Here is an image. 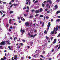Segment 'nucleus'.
Returning a JSON list of instances; mask_svg holds the SVG:
<instances>
[{
    "instance_id": "1",
    "label": "nucleus",
    "mask_w": 60,
    "mask_h": 60,
    "mask_svg": "<svg viewBox=\"0 0 60 60\" xmlns=\"http://www.w3.org/2000/svg\"><path fill=\"white\" fill-rule=\"evenodd\" d=\"M58 30V26H57L56 27V28L55 27L54 29V30L53 31H52L51 33V34H54V32H55V34H56L57 33V30Z\"/></svg>"
},
{
    "instance_id": "2",
    "label": "nucleus",
    "mask_w": 60,
    "mask_h": 60,
    "mask_svg": "<svg viewBox=\"0 0 60 60\" xmlns=\"http://www.w3.org/2000/svg\"><path fill=\"white\" fill-rule=\"evenodd\" d=\"M29 25V23H28V22H26L25 23V26H28Z\"/></svg>"
},
{
    "instance_id": "3",
    "label": "nucleus",
    "mask_w": 60,
    "mask_h": 60,
    "mask_svg": "<svg viewBox=\"0 0 60 60\" xmlns=\"http://www.w3.org/2000/svg\"><path fill=\"white\" fill-rule=\"evenodd\" d=\"M46 3H49L50 4H52V1L50 0H48L46 1Z\"/></svg>"
},
{
    "instance_id": "4",
    "label": "nucleus",
    "mask_w": 60,
    "mask_h": 60,
    "mask_svg": "<svg viewBox=\"0 0 60 60\" xmlns=\"http://www.w3.org/2000/svg\"><path fill=\"white\" fill-rule=\"evenodd\" d=\"M5 42V41H3L1 43H0V45H4Z\"/></svg>"
},
{
    "instance_id": "5",
    "label": "nucleus",
    "mask_w": 60,
    "mask_h": 60,
    "mask_svg": "<svg viewBox=\"0 0 60 60\" xmlns=\"http://www.w3.org/2000/svg\"><path fill=\"white\" fill-rule=\"evenodd\" d=\"M48 28L47 29V31H48L49 30V26H50V22H49L48 23Z\"/></svg>"
},
{
    "instance_id": "6",
    "label": "nucleus",
    "mask_w": 60,
    "mask_h": 60,
    "mask_svg": "<svg viewBox=\"0 0 60 60\" xmlns=\"http://www.w3.org/2000/svg\"><path fill=\"white\" fill-rule=\"evenodd\" d=\"M21 19V20H22L23 21H25V19L23 18V17H20Z\"/></svg>"
},
{
    "instance_id": "7",
    "label": "nucleus",
    "mask_w": 60,
    "mask_h": 60,
    "mask_svg": "<svg viewBox=\"0 0 60 60\" xmlns=\"http://www.w3.org/2000/svg\"><path fill=\"white\" fill-rule=\"evenodd\" d=\"M5 42H7V43L9 45H10L11 44V43H10V41H9V40L6 41H5Z\"/></svg>"
},
{
    "instance_id": "8",
    "label": "nucleus",
    "mask_w": 60,
    "mask_h": 60,
    "mask_svg": "<svg viewBox=\"0 0 60 60\" xmlns=\"http://www.w3.org/2000/svg\"><path fill=\"white\" fill-rule=\"evenodd\" d=\"M39 12H40V11L39 10H36L35 11V12L36 13H39Z\"/></svg>"
},
{
    "instance_id": "9",
    "label": "nucleus",
    "mask_w": 60,
    "mask_h": 60,
    "mask_svg": "<svg viewBox=\"0 0 60 60\" xmlns=\"http://www.w3.org/2000/svg\"><path fill=\"white\" fill-rule=\"evenodd\" d=\"M29 44H30V45H30V46H32V45L33 44V42H29Z\"/></svg>"
},
{
    "instance_id": "10",
    "label": "nucleus",
    "mask_w": 60,
    "mask_h": 60,
    "mask_svg": "<svg viewBox=\"0 0 60 60\" xmlns=\"http://www.w3.org/2000/svg\"><path fill=\"white\" fill-rule=\"evenodd\" d=\"M54 7L55 8V9H57L58 7V6H57V5H56L54 6Z\"/></svg>"
},
{
    "instance_id": "11",
    "label": "nucleus",
    "mask_w": 60,
    "mask_h": 60,
    "mask_svg": "<svg viewBox=\"0 0 60 60\" xmlns=\"http://www.w3.org/2000/svg\"><path fill=\"white\" fill-rule=\"evenodd\" d=\"M28 14H24V17H27V16H28Z\"/></svg>"
},
{
    "instance_id": "12",
    "label": "nucleus",
    "mask_w": 60,
    "mask_h": 60,
    "mask_svg": "<svg viewBox=\"0 0 60 60\" xmlns=\"http://www.w3.org/2000/svg\"><path fill=\"white\" fill-rule=\"evenodd\" d=\"M42 11H43V10H42V8H40L39 9V11H40V12H41Z\"/></svg>"
},
{
    "instance_id": "13",
    "label": "nucleus",
    "mask_w": 60,
    "mask_h": 60,
    "mask_svg": "<svg viewBox=\"0 0 60 60\" xmlns=\"http://www.w3.org/2000/svg\"><path fill=\"white\" fill-rule=\"evenodd\" d=\"M12 20L11 19H10L9 20V23L10 24H11V21Z\"/></svg>"
},
{
    "instance_id": "14",
    "label": "nucleus",
    "mask_w": 60,
    "mask_h": 60,
    "mask_svg": "<svg viewBox=\"0 0 60 60\" xmlns=\"http://www.w3.org/2000/svg\"><path fill=\"white\" fill-rule=\"evenodd\" d=\"M13 5H14L15 6H17V5H18V4H13Z\"/></svg>"
},
{
    "instance_id": "15",
    "label": "nucleus",
    "mask_w": 60,
    "mask_h": 60,
    "mask_svg": "<svg viewBox=\"0 0 60 60\" xmlns=\"http://www.w3.org/2000/svg\"><path fill=\"white\" fill-rule=\"evenodd\" d=\"M56 22H59V21H60V19H57V20H56Z\"/></svg>"
},
{
    "instance_id": "16",
    "label": "nucleus",
    "mask_w": 60,
    "mask_h": 60,
    "mask_svg": "<svg viewBox=\"0 0 60 60\" xmlns=\"http://www.w3.org/2000/svg\"><path fill=\"white\" fill-rule=\"evenodd\" d=\"M60 11H57L56 12V14H58V13H60Z\"/></svg>"
},
{
    "instance_id": "17",
    "label": "nucleus",
    "mask_w": 60,
    "mask_h": 60,
    "mask_svg": "<svg viewBox=\"0 0 60 60\" xmlns=\"http://www.w3.org/2000/svg\"><path fill=\"white\" fill-rule=\"evenodd\" d=\"M45 53V51H43L42 52V54H44Z\"/></svg>"
},
{
    "instance_id": "18",
    "label": "nucleus",
    "mask_w": 60,
    "mask_h": 60,
    "mask_svg": "<svg viewBox=\"0 0 60 60\" xmlns=\"http://www.w3.org/2000/svg\"><path fill=\"white\" fill-rule=\"evenodd\" d=\"M29 37L30 38L33 37V35H32L31 34Z\"/></svg>"
},
{
    "instance_id": "19",
    "label": "nucleus",
    "mask_w": 60,
    "mask_h": 60,
    "mask_svg": "<svg viewBox=\"0 0 60 60\" xmlns=\"http://www.w3.org/2000/svg\"><path fill=\"white\" fill-rule=\"evenodd\" d=\"M45 38H46V39H47V40H49V37L47 36H46L45 37Z\"/></svg>"
},
{
    "instance_id": "20",
    "label": "nucleus",
    "mask_w": 60,
    "mask_h": 60,
    "mask_svg": "<svg viewBox=\"0 0 60 60\" xmlns=\"http://www.w3.org/2000/svg\"><path fill=\"white\" fill-rule=\"evenodd\" d=\"M14 11H10V13H13Z\"/></svg>"
},
{
    "instance_id": "21",
    "label": "nucleus",
    "mask_w": 60,
    "mask_h": 60,
    "mask_svg": "<svg viewBox=\"0 0 60 60\" xmlns=\"http://www.w3.org/2000/svg\"><path fill=\"white\" fill-rule=\"evenodd\" d=\"M8 26H9V24H8L7 23V25H6V27H9Z\"/></svg>"
},
{
    "instance_id": "22",
    "label": "nucleus",
    "mask_w": 60,
    "mask_h": 60,
    "mask_svg": "<svg viewBox=\"0 0 60 60\" xmlns=\"http://www.w3.org/2000/svg\"><path fill=\"white\" fill-rule=\"evenodd\" d=\"M44 22H43L42 23V26L43 27L44 26Z\"/></svg>"
},
{
    "instance_id": "23",
    "label": "nucleus",
    "mask_w": 60,
    "mask_h": 60,
    "mask_svg": "<svg viewBox=\"0 0 60 60\" xmlns=\"http://www.w3.org/2000/svg\"><path fill=\"white\" fill-rule=\"evenodd\" d=\"M43 15H40V17H41V18H42Z\"/></svg>"
},
{
    "instance_id": "24",
    "label": "nucleus",
    "mask_w": 60,
    "mask_h": 60,
    "mask_svg": "<svg viewBox=\"0 0 60 60\" xmlns=\"http://www.w3.org/2000/svg\"><path fill=\"white\" fill-rule=\"evenodd\" d=\"M49 4H46V7H49Z\"/></svg>"
},
{
    "instance_id": "25",
    "label": "nucleus",
    "mask_w": 60,
    "mask_h": 60,
    "mask_svg": "<svg viewBox=\"0 0 60 60\" xmlns=\"http://www.w3.org/2000/svg\"><path fill=\"white\" fill-rule=\"evenodd\" d=\"M8 48L9 49H10V50H11V46H9L8 47Z\"/></svg>"
},
{
    "instance_id": "26",
    "label": "nucleus",
    "mask_w": 60,
    "mask_h": 60,
    "mask_svg": "<svg viewBox=\"0 0 60 60\" xmlns=\"http://www.w3.org/2000/svg\"><path fill=\"white\" fill-rule=\"evenodd\" d=\"M0 13H1V15H3V13L1 11H0Z\"/></svg>"
},
{
    "instance_id": "27",
    "label": "nucleus",
    "mask_w": 60,
    "mask_h": 60,
    "mask_svg": "<svg viewBox=\"0 0 60 60\" xmlns=\"http://www.w3.org/2000/svg\"><path fill=\"white\" fill-rule=\"evenodd\" d=\"M42 7H44V4H42Z\"/></svg>"
},
{
    "instance_id": "28",
    "label": "nucleus",
    "mask_w": 60,
    "mask_h": 60,
    "mask_svg": "<svg viewBox=\"0 0 60 60\" xmlns=\"http://www.w3.org/2000/svg\"><path fill=\"white\" fill-rule=\"evenodd\" d=\"M46 19H48L49 18V16H46Z\"/></svg>"
},
{
    "instance_id": "29",
    "label": "nucleus",
    "mask_w": 60,
    "mask_h": 60,
    "mask_svg": "<svg viewBox=\"0 0 60 60\" xmlns=\"http://www.w3.org/2000/svg\"><path fill=\"white\" fill-rule=\"evenodd\" d=\"M47 32H46V30H45L44 32V33L45 34H47Z\"/></svg>"
},
{
    "instance_id": "30",
    "label": "nucleus",
    "mask_w": 60,
    "mask_h": 60,
    "mask_svg": "<svg viewBox=\"0 0 60 60\" xmlns=\"http://www.w3.org/2000/svg\"><path fill=\"white\" fill-rule=\"evenodd\" d=\"M60 33H59L58 35V36H57V37H60Z\"/></svg>"
},
{
    "instance_id": "31",
    "label": "nucleus",
    "mask_w": 60,
    "mask_h": 60,
    "mask_svg": "<svg viewBox=\"0 0 60 60\" xmlns=\"http://www.w3.org/2000/svg\"><path fill=\"white\" fill-rule=\"evenodd\" d=\"M12 26H11L10 27V28L11 29H12Z\"/></svg>"
},
{
    "instance_id": "32",
    "label": "nucleus",
    "mask_w": 60,
    "mask_h": 60,
    "mask_svg": "<svg viewBox=\"0 0 60 60\" xmlns=\"http://www.w3.org/2000/svg\"><path fill=\"white\" fill-rule=\"evenodd\" d=\"M59 45H59V47L58 48V49H60V44Z\"/></svg>"
},
{
    "instance_id": "33",
    "label": "nucleus",
    "mask_w": 60,
    "mask_h": 60,
    "mask_svg": "<svg viewBox=\"0 0 60 60\" xmlns=\"http://www.w3.org/2000/svg\"><path fill=\"white\" fill-rule=\"evenodd\" d=\"M56 42V41H54L53 42V43H54V44H55V43Z\"/></svg>"
},
{
    "instance_id": "34",
    "label": "nucleus",
    "mask_w": 60,
    "mask_h": 60,
    "mask_svg": "<svg viewBox=\"0 0 60 60\" xmlns=\"http://www.w3.org/2000/svg\"><path fill=\"white\" fill-rule=\"evenodd\" d=\"M12 6H13V4H11L10 7V8H11L12 7Z\"/></svg>"
},
{
    "instance_id": "35",
    "label": "nucleus",
    "mask_w": 60,
    "mask_h": 60,
    "mask_svg": "<svg viewBox=\"0 0 60 60\" xmlns=\"http://www.w3.org/2000/svg\"><path fill=\"white\" fill-rule=\"evenodd\" d=\"M27 10H29V7L28 6L27 7Z\"/></svg>"
},
{
    "instance_id": "36",
    "label": "nucleus",
    "mask_w": 60,
    "mask_h": 60,
    "mask_svg": "<svg viewBox=\"0 0 60 60\" xmlns=\"http://www.w3.org/2000/svg\"><path fill=\"white\" fill-rule=\"evenodd\" d=\"M17 19H19V20H20V18H19V17H18L17 18Z\"/></svg>"
},
{
    "instance_id": "37",
    "label": "nucleus",
    "mask_w": 60,
    "mask_h": 60,
    "mask_svg": "<svg viewBox=\"0 0 60 60\" xmlns=\"http://www.w3.org/2000/svg\"><path fill=\"white\" fill-rule=\"evenodd\" d=\"M28 34L29 35V37L30 36V35H31V34L30 33H28Z\"/></svg>"
},
{
    "instance_id": "38",
    "label": "nucleus",
    "mask_w": 60,
    "mask_h": 60,
    "mask_svg": "<svg viewBox=\"0 0 60 60\" xmlns=\"http://www.w3.org/2000/svg\"><path fill=\"white\" fill-rule=\"evenodd\" d=\"M24 59V58L23 57H21V60H23Z\"/></svg>"
},
{
    "instance_id": "39",
    "label": "nucleus",
    "mask_w": 60,
    "mask_h": 60,
    "mask_svg": "<svg viewBox=\"0 0 60 60\" xmlns=\"http://www.w3.org/2000/svg\"><path fill=\"white\" fill-rule=\"evenodd\" d=\"M34 6V4H33L31 6V8H32V7H33Z\"/></svg>"
},
{
    "instance_id": "40",
    "label": "nucleus",
    "mask_w": 60,
    "mask_h": 60,
    "mask_svg": "<svg viewBox=\"0 0 60 60\" xmlns=\"http://www.w3.org/2000/svg\"><path fill=\"white\" fill-rule=\"evenodd\" d=\"M49 55H51V52H50L49 53Z\"/></svg>"
},
{
    "instance_id": "41",
    "label": "nucleus",
    "mask_w": 60,
    "mask_h": 60,
    "mask_svg": "<svg viewBox=\"0 0 60 60\" xmlns=\"http://www.w3.org/2000/svg\"><path fill=\"white\" fill-rule=\"evenodd\" d=\"M53 19H51V22H52V21H53Z\"/></svg>"
},
{
    "instance_id": "42",
    "label": "nucleus",
    "mask_w": 60,
    "mask_h": 60,
    "mask_svg": "<svg viewBox=\"0 0 60 60\" xmlns=\"http://www.w3.org/2000/svg\"><path fill=\"white\" fill-rule=\"evenodd\" d=\"M34 11H35V10H34L33 9L32 10V12H34Z\"/></svg>"
},
{
    "instance_id": "43",
    "label": "nucleus",
    "mask_w": 60,
    "mask_h": 60,
    "mask_svg": "<svg viewBox=\"0 0 60 60\" xmlns=\"http://www.w3.org/2000/svg\"><path fill=\"white\" fill-rule=\"evenodd\" d=\"M20 44L21 46H23V44L22 43H20Z\"/></svg>"
},
{
    "instance_id": "44",
    "label": "nucleus",
    "mask_w": 60,
    "mask_h": 60,
    "mask_svg": "<svg viewBox=\"0 0 60 60\" xmlns=\"http://www.w3.org/2000/svg\"><path fill=\"white\" fill-rule=\"evenodd\" d=\"M6 57H4V60H6Z\"/></svg>"
},
{
    "instance_id": "45",
    "label": "nucleus",
    "mask_w": 60,
    "mask_h": 60,
    "mask_svg": "<svg viewBox=\"0 0 60 60\" xmlns=\"http://www.w3.org/2000/svg\"><path fill=\"white\" fill-rule=\"evenodd\" d=\"M58 0H57L56 1V2H55V3H58Z\"/></svg>"
},
{
    "instance_id": "46",
    "label": "nucleus",
    "mask_w": 60,
    "mask_h": 60,
    "mask_svg": "<svg viewBox=\"0 0 60 60\" xmlns=\"http://www.w3.org/2000/svg\"><path fill=\"white\" fill-rule=\"evenodd\" d=\"M22 41H23V42H25V41H25V40H22Z\"/></svg>"
},
{
    "instance_id": "47",
    "label": "nucleus",
    "mask_w": 60,
    "mask_h": 60,
    "mask_svg": "<svg viewBox=\"0 0 60 60\" xmlns=\"http://www.w3.org/2000/svg\"><path fill=\"white\" fill-rule=\"evenodd\" d=\"M40 56L41 57H42V58H43V57H44V56H43L42 55H40Z\"/></svg>"
},
{
    "instance_id": "48",
    "label": "nucleus",
    "mask_w": 60,
    "mask_h": 60,
    "mask_svg": "<svg viewBox=\"0 0 60 60\" xmlns=\"http://www.w3.org/2000/svg\"><path fill=\"white\" fill-rule=\"evenodd\" d=\"M47 12L48 13H50V11H48Z\"/></svg>"
},
{
    "instance_id": "49",
    "label": "nucleus",
    "mask_w": 60,
    "mask_h": 60,
    "mask_svg": "<svg viewBox=\"0 0 60 60\" xmlns=\"http://www.w3.org/2000/svg\"><path fill=\"white\" fill-rule=\"evenodd\" d=\"M10 39L11 40H12V37H10Z\"/></svg>"
},
{
    "instance_id": "50",
    "label": "nucleus",
    "mask_w": 60,
    "mask_h": 60,
    "mask_svg": "<svg viewBox=\"0 0 60 60\" xmlns=\"http://www.w3.org/2000/svg\"><path fill=\"white\" fill-rule=\"evenodd\" d=\"M30 1V0H26V2H29Z\"/></svg>"
},
{
    "instance_id": "51",
    "label": "nucleus",
    "mask_w": 60,
    "mask_h": 60,
    "mask_svg": "<svg viewBox=\"0 0 60 60\" xmlns=\"http://www.w3.org/2000/svg\"><path fill=\"white\" fill-rule=\"evenodd\" d=\"M39 15L38 14H37L35 15L36 17H37V16H38V15Z\"/></svg>"
},
{
    "instance_id": "52",
    "label": "nucleus",
    "mask_w": 60,
    "mask_h": 60,
    "mask_svg": "<svg viewBox=\"0 0 60 60\" xmlns=\"http://www.w3.org/2000/svg\"><path fill=\"white\" fill-rule=\"evenodd\" d=\"M22 31V32L24 33V32H25V30H23Z\"/></svg>"
},
{
    "instance_id": "53",
    "label": "nucleus",
    "mask_w": 60,
    "mask_h": 60,
    "mask_svg": "<svg viewBox=\"0 0 60 60\" xmlns=\"http://www.w3.org/2000/svg\"><path fill=\"white\" fill-rule=\"evenodd\" d=\"M36 34H35L34 35H33V37H35V36H36Z\"/></svg>"
},
{
    "instance_id": "54",
    "label": "nucleus",
    "mask_w": 60,
    "mask_h": 60,
    "mask_svg": "<svg viewBox=\"0 0 60 60\" xmlns=\"http://www.w3.org/2000/svg\"><path fill=\"white\" fill-rule=\"evenodd\" d=\"M3 4H6V3L5 2H3Z\"/></svg>"
},
{
    "instance_id": "55",
    "label": "nucleus",
    "mask_w": 60,
    "mask_h": 60,
    "mask_svg": "<svg viewBox=\"0 0 60 60\" xmlns=\"http://www.w3.org/2000/svg\"><path fill=\"white\" fill-rule=\"evenodd\" d=\"M29 2V5H30V4H31V2H30V1Z\"/></svg>"
},
{
    "instance_id": "56",
    "label": "nucleus",
    "mask_w": 60,
    "mask_h": 60,
    "mask_svg": "<svg viewBox=\"0 0 60 60\" xmlns=\"http://www.w3.org/2000/svg\"><path fill=\"white\" fill-rule=\"evenodd\" d=\"M38 2V1L37 0H36L34 2V3H37Z\"/></svg>"
},
{
    "instance_id": "57",
    "label": "nucleus",
    "mask_w": 60,
    "mask_h": 60,
    "mask_svg": "<svg viewBox=\"0 0 60 60\" xmlns=\"http://www.w3.org/2000/svg\"><path fill=\"white\" fill-rule=\"evenodd\" d=\"M54 50L52 49V52H54Z\"/></svg>"
},
{
    "instance_id": "58",
    "label": "nucleus",
    "mask_w": 60,
    "mask_h": 60,
    "mask_svg": "<svg viewBox=\"0 0 60 60\" xmlns=\"http://www.w3.org/2000/svg\"><path fill=\"white\" fill-rule=\"evenodd\" d=\"M26 12H28L29 11L28 10H26Z\"/></svg>"
},
{
    "instance_id": "59",
    "label": "nucleus",
    "mask_w": 60,
    "mask_h": 60,
    "mask_svg": "<svg viewBox=\"0 0 60 60\" xmlns=\"http://www.w3.org/2000/svg\"><path fill=\"white\" fill-rule=\"evenodd\" d=\"M22 28H21V30H20L21 33V32H22Z\"/></svg>"
},
{
    "instance_id": "60",
    "label": "nucleus",
    "mask_w": 60,
    "mask_h": 60,
    "mask_svg": "<svg viewBox=\"0 0 60 60\" xmlns=\"http://www.w3.org/2000/svg\"><path fill=\"white\" fill-rule=\"evenodd\" d=\"M26 9V7L24 8H23V9Z\"/></svg>"
},
{
    "instance_id": "61",
    "label": "nucleus",
    "mask_w": 60,
    "mask_h": 60,
    "mask_svg": "<svg viewBox=\"0 0 60 60\" xmlns=\"http://www.w3.org/2000/svg\"><path fill=\"white\" fill-rule=\"evenodd\" d=\"M52 60V58H50L49 59V60Z\"/></svg>"
},
{
    "instance_id": "62",
    "label": "nucleus",
    "mask_w": 60,
    "mask_h": 60,
    "mask_svg": "<svg viewBox=\"0 0 60 60\" xmlns=\"http://www.w3.org/2000/svg\"><path fill=\"white\" fill-rule=\"evenodd\" d=\"M40 24H42V22H41V21L40 22Z\"/></svg>"
},
{
    "instance_id": "63",
    "label": "nucleus",
    "mask_w": 60,
    "mask_h": 60,
    "mask_svg": "<svg viewBox=\"0 0 60 60\" xmlns=\"http://www.w3.org/2000/svg\"><path fill=\"white\" fill-rule=\"evenodd\" d=\"M28 58L29 59H31V57L30 56H29V57Z\"/></svg>"
},
{
    "instance_id": "64",
    "label": "nucleus",
    "mask_w": 60,
    "mask_h": 60,
    "mask_svg": "<svg viewBox=\"0 0 60 60\" xmlns=\"http://www.w3.org/2000/svg\"><path fill=\"white\" fill-rule=\"evenodd\" d=\"M0 60H4V58H1Z\"/></svg>"
}]
</instances>
